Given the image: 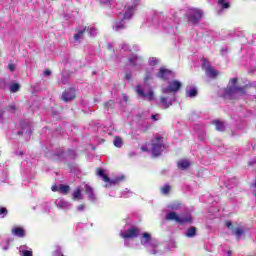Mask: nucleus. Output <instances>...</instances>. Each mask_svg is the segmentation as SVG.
<instances>
[{
	"label": "nucleus",
	"instance_id": "obj_21",
	"mask_svg": "<svg viewBox=\"0 0 256 256\" xmlns=\"http://www.w3.org/2000/svg\"><path fill=\"white\" fill-rule=\"evenodd\" d=\"M70 190L71 188L69 187V185H64V184L59 185V192L62 193V195H67V193H69Z\"/></svg>",
	"mask_w": 256,
	"mask_h": 256
},
{
	"label": "nucleus",
	"instance_id": "obj_11",
	"mask_svg": "<svg viewBox=\"0 0 256 256\" xmlns=\"http://www.w3.org/2000/svg\"><path fill=\"white\" fill-rule=\"evenodd\" d=\"M218 7L220 9L217 11V15H223V10L231 7V0H218Z\"/></svg>",
	"mask_w": 256,
	"mask_h": 256
},
{
	"label": "nucleus",
	"instance_id": "obj_36",
	"mask_svg": "<svg viewBox=\"0 0 256 256\" xmlns=\"http://www.w3.org/2000/svg\"><path fill=\"white\" fill-rule=\"evenodd\" d=\"M114 29H115V31H119V29H123V24H116L115 26H114Z\"/></svg>",
	"mask_w": 256,
	"mask_h": 256
},
{
	"label": "nucleus",
	"instance_id": "obj_30",
	"mask_svg": "<svg viewBox=\"0 0 256 256\" xmlns=\"http://www.w3.org/2000/svg\"><path fill=\"white\" fill-rule=\"evenodd\" d=\"M19 84H12L11 86H10V91H11V93H17V91H19Z\"/></svg>",
	"mask_w": 256,
	"mask_h": 256
},
{
	"label": "nucleus",
	"instance_id": "obj_50",
	"mask_svg": "<svg viewBox=\"0 0 256 256\" xmlns=\"http://www.w3.org/2000/svg\"><path fill=\"white\" fill-rule=\"evenodd\" d=\"M172 209L177 210V209H179V206H177V205H173V206H172Z\"/></svg>",
	"mask_w": 256,
	"mask_h": 256
},
{
	"label": "nucleus",
	"instance_id": "obj_9",
	"mask_svg": "<svg viewBox=\"0 0 256 256\" xmlns=\"http://www.w3.org/2000/svg\"><path fill=\"white\" fill-rule=\"evenodd\" d=\"M158 77H160V79H164L165 81H167L169 79H173L175 77V73H173L171 70L161 68Z\"/></svg>",
	"mask_w": 256,
	"mask_h": 256
},
{
	"label": "nucleus",
	"instance_id": "obj_57",
	"mask_svg": "<svg viewBox=\"0 0 256 256\" xmlns=\"http://www.w3.org/2000/svg\"><path fill=\"white\" fill-rule=\"evenodd\" d=\"M220 251H223V247H220Z\"/></svg>",
	"mask_w": 256,
	"mask_h": 256
},
{
	"label": "nucleus",
	"instance_id": "obj_34",
	"mask_svg": "<svg viewBox=\"0 0 256 256\" xmlns=\"http://www.w3.org/2000/svg\"><path fill=\"white\" fill-rule=\"evenodd\" d=\"M157 63H159V60L157 58H150L149 59V64L150 65H157Z\"/></svg>",
	"mask_w": 256,
	"mask_h": 256
},
{
	"label": "nucleus",
	"instance_id": "obj_7",
	"mask_svg": "<svg viewBox=\"0 0 256 256\" xmlns=\"http://www.w3.org/2000/svg\"><path fill=\"white\" fill-rule=\"evenodd\" d=\"M97 175L98 177H101V179L104 181V183H109V185H115L121 181V179L116 178L115 180H110L109 176L105 173V170L98 168L97 169Z\"/></svg>",
	"mask_w": 256,
	"mask_h": 256
},
{
	"label": "nucleus",
	"instance_id": "obj_56",
	"mask_svg": "<svg viewBox=\"0 0 256 256\" xmlns=\"http://www.w3.org/2000/svg\"><path fill=\"white\" fill-rule=\"evenodd\" d=\"M221 51H222V55H223V52L225 51V49H222Z\"/></svg>",
	"mask_w": 256,
	"mask_h": 256
},
{
	"label": "nucleus",
	"instance_id": "obj_53",
	"mask_svg": "<svg viewBox=\"0 0 256 256\" xmlns=\"http://www.w3.org/2000/svg\"><path fill=\"white\" fill-rule=\"evenodd\" d=\"M157 252L155 250H152V254L155 255Z\"/></svg>",
	"mask_w": 256,
	"mask_h": 256
},
{
	"label": "nucleus",
	"instance_id": "obj_35",
	"mask_svg": "<svg viewBox=\"0 0 256 256\" xmlns=\"http://www.w3.org/2000/svg\"><path fill=\"white\" fill-rule=\"evenodd\" d=\"M0 215H2V217H5L7 215V208H0Z\"/></svg>",
	"mask_w": 256,
	"mask_h": 256
},
{
	"label": "nucleus",
	"instance_id": "obj_44",
	"mask_svg": "<svg viewBox=\"0 0 256 256\" xmlns=\"http://www.w3.org/2000/svg\"><path fill=\"white\" fill-rule=\"evenodd\" d=\"M188 97H193V89H190V90L188 91Z\"/></svg>",
	"mask_w": 256,
	"mask_h": 256
},
{
	"label": "nucleus",
	"instance_id": "obj_20",
	"mask_svg": "<svg viewBox=\"0 0 256 256\" xmlns=\"http://www.w3.org/2000/svg\"><path fill=\"white\" fill-rule=\"evenodd\" d=\"M73 199H74V201H81V199H83V194L81 193V188H77L73 192Z\"/></svg>",
	"mask_w": 256,
	"mask_h": 256
},
{
	"label": "nucleus",
	"instance_id": "obj_15",
	"mask_svg": "<svg viewBox=\"0 0 256 256\" xmlns=\"http://www.w3.org/2000/svg\"><path fill=\"white\" fill-rule=\"evenodd\" d=\"M85 191L90 201H95V199H97V197L95 196V192H93V188H91V186H89L88 184L85 185Z\"/></svg>",
	"mask_w": 256,
	"mask_h": 256
},
{
	"label": "nucleus",
	"instance_id": "obj_1",
	"mask_svg": "<svg viewBox=\"0 0 256 256\" xmlns=\"http://www.w3.org/2000/svg\"><path fill=\"white\" fill-rule=\"evenodd\" d=\"M237 78H231L227 88L221 90V96L223 99H237L245 95L247 87H237Z\"/></svg>",
	"mask_w": 256,
	"mask_h": 256
},
{
	"label": "nucleus",
	"instance_id": "obj_31",
	"mask_svg": "<svg viewBox=\"0 0 256 256\" xmlns=\"http://www.w3.org/2000/svg\"><path fill=\"white\" fill-rule=\"evenodd\" d=\"M169 191H171V187L169 185H164L162 188V193L164 195H167V193H169Z\"/></svg>",
	"mask_w": 256,
	"mask_h": 256
},
{
	"label": "nucleus",
	"instance_id": "obj_16",
	"mask_svg": "<svg viewBox=\"0 0 256 256\" xmlns=\"http://www.w3.org/2000/svg\"><path fill=\"white\" fill-rule=\"evenodd\" d=\"M177 165L178 169H182V171H185V169H188L191 166V162L187 159H182L178 161Z\"/></svg>",
	"mask_w": 256,
	"mask_h": 256
},
{
	"label": "nucleus",
	"instance_id": "obj_39",
	"mask_svg": "<svg viewBox=\"0 0 256 256\" xmlns=\"http://www.w3.org/2000/svg\"><path fill=\"white\" fill-rule=\"evenodd\" d=\"M8 68L10 71H15V64H9Z\"/></svg>",
	"mask_w": 256,
	"mask_h": 256
},
{
	"label": "nucleus",
	"instance_id": "obj_8",
	"mask_svg": "<svg viewBox=\"0 0 256 256\" xmlns=\"http://www.w3.org/2000/svg\"><path fill=\"white\" fill-rule=\"evenodd\" d=\"M136 92L140 97H143L147 101H153V90H148V92H145L143 89H141V86L136 87Z\"/></svg>",
	"mask_w": 256,
	"mask_h": 256
},
{
	"label": "nucleus",
	"instance_id": "obj_37",
	"mask_svg": "<svg viewBox=\"0 0 256 256\" xmlns=\"http://www.w3.org/2000/svg\"><path fill=\"white\" fill-rule=\"evenodd\" d=\"M193 235V228H189L187 232V237H191Z\"/></svg>",
	"mask_w": 256,
	"mask_h": 256
},
{
	"label": "nucleus",
	"instance_id": "obj_14",
	"mask_svg": "<svg viewBox=\"0 0 256 256\" xmlns=\"http://www.w3.org/2000/svg\"><path fill=\"white\" fill-rule=\"evenodd\" d=\"M63 101H72V99H75V90L70 89L63 93L62 95Z\"/></svg>",
	"mask_w": 256,
	"mask_h": 256
},
{
	"label": "nucleus",
	"instance_id": "obj_3",
	"mask_svg": "<svg viewBox=\"0 0 256 256\" xmlns=\"http://www.w3.org/2000/svg\"><path fill=\"white\" fill-rule=\"evenodd\" d=\"M167 221H176V223H189L191 222V214L186 213L185 215L179 216L175 212H169L166 215Z\"/></svg>",
	"mask_w": 256,
	"mask_h": 256
},
{
	"label": "nucleus",
	"instance_id": "obj_26",
	"mask_svg": "<svg viewBox=\"0 0 256 256\" xmlns=\"http://www.w3.org/2000/svg\"><path fill=\"white\" fill-rule=\"evenodd\" d=\"M114 145H115V147H123V139H121V137H119V136L115 137Z\"/></svg>",
	"mask_w": 256,
	"mask_h": 256
},
{
	"label": "nucleus",
	"instance_id": "obj_27",
	"mask_svg": "<svg viewBox=\"0 0 256 256\" xmlns=\"http://www.w3.org/2000/svg\"><path fill=\"white\" fill-rule=\"evenodd\" d=\"M133 16V7L128 8V10L124 14V19H131Z\"/></svg>",
	"mask_w": 256,
	"mask_h": 256
},
{
	"label": "nucleus",
	"instance_id": "obj_40",
	"mask_svg": "<svg viewBox=\"0 0 256 256\" xmlns=\"http://www.w3.org/2000/svg\"><path fill=\"white\" fill-rule=\"evenodd\" d=\"M149 79H151L150 75H146V77L144 78V83L147 84L149 83Z\"/></svg>",
	"mask_w": 256,
	"mask_h": 256
},
{
	"label": "nucleus",
	"instance_id": "obj_2",
	"mask_svg": "<svg viewBox=\"0 0 256 256\" xmlns=\"http://www.w3.org/2000/svg\"><path fill=\"white\" fill-rule=\"evenodd\" d=\"M165 149V145H163V137L161 135H156L151 143V151L154 157H159L161 152Z\"/></svg>",
	"mask_w": 256,
	"mask_h": 256
},
{
	"label": "nucleus",
	"instance_id": "obj_49",
	"mask_svg": "<svg viewBox=\"0 0 256 256\" xmlns=\"http://www.w3.org/2000/svg\"><path fill=\"white\" fill-rule=\"evenodd\" d=\"M197 233V228L193 227V235L195 236Z\"/></svg>",
	"mask_w": 256,
	"mask_h": 256
},
{
	"label": "nucleus",
	"instance_id": "obj_51",
	"mask_svg": "<svg viewBox=\"0 0 256 256\" xmlns=\"http://www.w3.org/2000/svg\"><path fill=\"white\" fill-rule=\"evenodd\" d=\"M211 201H213V197L212 196L209 198V203H211Z\"/></svg>",
	"mask_w": 256,
	"mask_h": 256
},
{
	"label": "nucleus",
	"instance_id": "obj_45",
	"mask_svg": "<svg viewBox=\"0 0 256 256\" xmlns=\"http://www.w3.org/2000/svg\"><path fill=\"white\" fill-rule=\"evenodd\" d=\"M232 223L231 222H226V227L228 228V229H231V227H232Z\"/></svg>",
	"mask_w": 256,
	"mask_h": 256
},
{
	"label": "nucleus",
	"instance_id": "obj_29",
	"mask_svg": "<svg viewBox=\"0 0 256 256\" xmlns=\"http://www.w3.org/2000/svg\"><path fill=\"white\" fill-rule=\"evenodd\" d=\"M83 33H85V29L78 31V33L75 34V36H74L75 41H79V39H81V37H83Z\"/></svg>",
	"mask_w": 256,
	"mask_h": 256
},
{
	"label": "nucleus",
	"instance_id": "obj_23",
	"mask_svg": "<svg viewBox=\"0 0 256 256\" xmlns=\"http://www.w3.org/2000/svg\"><path fill=\"white\" fill-rule=\"evenodd\" d=\"M234 235L237 239H241L242 235H245V230L243 228H237L234 230Z\"/></svg>",
	"mask_w": 256,
	"mask_h": 256
},
{
	"label": "nucleus",
	"instance_id": "obj_22",
	"mask_svg": "<svg viewBox=\"0 0 256 256\" xmlns=\"http://www.w3.org/2000/svg\"><path fill=\"white\" fill-rule=\"evenodd\" d=\"M213 123L215 124L217 131H225V125L223 124V122H221L219 120H214Z\"/></svg>",
	"mask_w": 256,
	"mask_h": 256
},
{
	"label": "nucleus",
	"instance_id": "obj_41",
	"mask_svg": "<svg viewBox=\"0 0 256 256\" xmlns=\"http://www.w3.org/2000/svg\"><path fill=\"white\" fill-rule=\"evenodd\" d=\"M77 209H78V211H83L84 209H85V205H79L78 207H77Z\"/></svg>",
	"mask_w": 256,
	"mask_h": 256
},
{
	"label": "nucleus",
	"instance_id": "obj_33",
	"mask_svg": "<svg viewBox=\"0 0 256 256\" xmlns=\"http://www.w3.org/2000/svg\"><path fill=\"white\" fill-rule=\"evenodd\" d=\"M198 137H199L200 141H205V130L199 131Z\"/></svg>",
	"mask_w": 256,
	"mask_h": 256
},
{
	"label": "nucleus",
	"instance_id": "obj_10",
	"mask_svg": "<svg viewBox=\"0 0 256 256\" xmlns=\"http://www.w3.org/2000/svg\"><path fill=\"white\" fill-rule=\"evenodd\" d=\"M141 243L143 245H150L152 247V249H155V247H157V244L153 243V240H151V234H149L147 232L142 234Z\"/></svg>",
	"mask_w": 256,
	"mask_h": 256
},
{
	"label": "nucleus",
	"instance_id": "obj_32",
	"mask_svg": "<svg viewBox=\"0 0 256 256\" xmlns=\"http://www.w3.org/2000/svg\"><path fill=\"white\" fill-rule=\"evenodd\" d=\"M232 183L233 184H230V183H227L226 184V187L228 188V189H233V187L236 185V183H237V178H233L232 179Z\"/></svg>",
	"mask_w": 256,
	"mask_h": 256
},
{
	"label": "nucleus",
	"instance_id": "obj_43",
	"mask_svg": "<svg viewBox=\"0 0 256 256\" xmlns=\"http://www.w3.org/2000/svg\"><path fill=\"white\" fill-rule=\"evenodd\" d=\"M52 191H59V186H57V185H54V186H52Z\"/></svg>",
	"mask_w": 256,
	"mask_h": 256
},
{
	"label": "nucleus",
	"instance_id": "obj_28",
	"mask_svg": "<svg viewBox=\"0 0 256 256\" xmlns=\"http://www.w3.org/2000/svg\"><path fill=\"white\" fill-rule=\"evenodd\" d=\"M88 33L91 37H93V36L97 35V30L95 29V27L90 26V27H88Z\"/></svg>",
	"mask_w": 256,
	"mask_h": 256
},
{
	"label": "nucleus",
	"instance_id": "obj_47",
	"mask_svg": "<svg viewBox=\"0 0 256 256\" xmlns=\"http://www.w3.org/2000/svg\"><path fill=\"white\" fill-rule=\"evenodd\" d=\"M44 75H47V76L51 75L50 70H45V71H44Z\"/></svg>",
	"mask_w": 256,
	"mask_h": 256
},
{
	"label": "nucleus",
	"instance_id": "obj_13",
	"mask_svg": "<svg viewBox=\"0 0 256 256\" xmlns=\"http://www.w3.org/2000/svg\"><path fill=\"white\" fill-rule=\"evenodd\" d=\"M217 217H221L219 206H212L208 211V219H217Z\"/></svg>",
	"mask_w": 256,
	"mask_h": 256
},
{
	"label": "nucleus",
	"instance_id": "obj_17",
	"mask_svg": "<svg viewBox=\"0 0 256 256\" xmlns=\"http://www.w3.org/2000/svg\"><path fill=\"white\" fill-rule=\"evenodd\" d=\"M27 245H22L19 247V253H21L22 256H33V251L30 249Z\"/></svg>",
	"mask_w": 256,
	"mask_h": 256
},
{
	"label": "nucleus",
	"instance_id": "obj_46",
	"mask_svg": "<svg viewBox=\"0 0 256 256\" xmlns=\"http://www.w3.org/2000/svg\"><path fill=\"white\" fill-rule=\"evenodd\" d=\"M193 97H197V89L195 87L193 88Z\"/></svg>",
	"mask_w": 256,
	"mask_h": 256
},
{
	"label": "nucleus",
	"instance_id": "obj_24",
	"mask_svg": "<svg viewBox=\"0 0 256 256\" xmlns=\"http://www.w3.org/2000/svg\"><path fill=\"white\" fill-rule=\"evenodd\" d=\"M130 65H140L141 64V59H139L137 56H133L132 58L129 59Z\"/></svg>",
	"mask_w": 256,
	"mask_h": 256
},
{
	"label": "nucleus",
	"instance_id": "obj_18",
	"mask_svg": "<svg viewBox=\"0 0 256 256\" xmlns=\"http://www.w3.org/2000/svg\"><path fill=\"white\" fill-rule=\"evenodd\" d=\"M12 234L16 237H25V229L22 227H14L12 228Z\"/></svg>",
	"mask_w": 256,
	"mask_h": 256
},
{
	"label": "nucleus",
	"instance_id": "obj_25",
	"mask_svg": "<svg viewBox=\"0 0 256 256\" xmlns=\"http://www.w3.org/2000/svg\"><path fill=\"white\" fill-rule=\"evenodd\" d=\"M160 103H161L163 109H168V107H171V105H172L171 102H167L166 98H161Z\"/></svg>",
	"mask_w": 256,
	"mask_h": 256
},
{
	"label": "nucleus",
	"instance_id": "obj_38",
	"mask_svg": "<svg viewBox=\"0 0 256 256\" xmlns=\"http://www.w3.org/2000/svg\"><path fill=\"white\" fill-rule=\"evenodd\" d=\"M231 250H226L224 251V253L222 254L223 256H231Z\"/></svg>",
	"mask_w": 256,
	"mask_h": 256
},
{
	"label": "nucleus",
	"instance_id": "obj_12",
	"mask_svg": "<svg viewBox=\"0 0 256 256\" xmlns=\"http://www.w3.org/2000/svg\"><path fill=\"white\" fill-rule=\"evenodd\" d=\"M203 19V10L199 8H194L193 9V25L196 23H199Z\"/></svg>",
	"mask_w": 256,
	"mask_h": 256
},
{
	"label": "nucleus",
	"instance_id": "obj_19",
	"mask_svg": "<svg viewBox=\"0 0 256 256\" xmlns=\"http://www.w3.org/2000/svg\"><path fill=\"white\" fill-rule=\"evenodd\" d=\"M57 207H60V209H69L71 207V204L63 199L56 200Z\"/></svg>",
	"mask_w": 256,
	"mask_h": 256
},
{
	"label": "nucleus",
	"instance_id": "obj_55",
	"mask_svg": "<svg viewBox=\"0 0 256 256\" xmlns=\"http://www.w3.org/2000/svg\"><path fill=\"white\" fill-rule=\"evenodd\" d=\"M248 165H253V162H249Z\"/></svg>",
	"mask_w": 256,
	"mask_h": 256
},
{
	"label": "nucleus",
	"instance_id": "obj_5",
	"mask_svg": "<svg viewBox=\"0 0 256 256\" xmlns=\"http://www.w3.org/2000/svg\"><path fill=\"white\" fill-rule=\"evenodd\" d=\"M139 233H141V230H139V228L132 227L125 232H121L120 235L121 237H123V239H135V237H139Z\"/></svg>",
	"mask_w": 256,
	"mask_h": 256
},
{
	"label": "nucleus",
	"instance_id": "obj_52",
	"mask_svg": "<svg viewBox=\"0 0 256 256\" xmlns=\"http://www.w3.org/2000/svg\"><path fill=\"white\" fill-rule=\"evenodd\" d=\"M142 151H147V148H145V147H142Z\"/></svg>",
	"mask_w": 256,
	"mask_h": 256
},
{
	"label": "nucleus",
	"instance_id": "obj_4",
	"mask_svg": "<svg viewBox=\"0 0 256 256\" xmlns=\"http://www.w3.org/2000/svg\"><path fill=\"white\" fill-rule=\"evenodd\" d=\"M202 69H204L207 77H210L211 79H215L217 76L216 70L211 67V63L205 58L202 59Z\"/></svg>",
	"mask_w": 256,
	"mask_h": 256
},
{
	"label": "nucleus",
	"instance_id": "obj_42",
	"mask_svg": "<svg viewBox=\"0 0 256 256\" xmlns=\"http://www.w3.org/2000/svg\"><path fill=\"white\" fill-rule=\"evenodd\" d=\"M54 256H64L61 251L57 250L55 253H54Z\"/></svg>",
	"mask_w": 256,
	"mask_h": 256
},
{
	"label": "nucleus",
	"instance_id": "obj_6",
	"mask_svg": "<svg viewBox=\"0 0 256 256\" xmlns=\"http://www.w3.org/2000/svg\"><path fill=\"white\" fill-rule=\"evenodd\" d=\"M179 89H181V82L173 80L168 83L167 88H163V93H177Z\"/></svg>",
	"mask_w": 256,
	"mask_h": 256
},
{
	"label": "nucleus",
	"instance_id": "obj_48",
	"mask_svg": "<svg viewBox=\"0 0 256 256\" xmlns=\"http://www.w3.org/2000/svg\"><path fill=\"white\" fill-rule=\"evenodd\" d=\"M157 117H159V115H153L152 119H154V121H157V119H158Z\"/></svg>",
	"mask_w": 256,
	"mask_h": 256
},
{
	"label": "nucleus",
	"instance_id": "obj_54",
	"mask_svg": "<svg viewBox=\"0 0 256 256\" xmlns=\"http://www.w3.org/2000/svg\"><path fill=\"white\" fill-rule=\"evenodd\" d=\"M126 79H131V76L127 75V76H126Z\"/></svg>",
	"mask_w": 256,
	"mask_h": 256
}]
</instances>
